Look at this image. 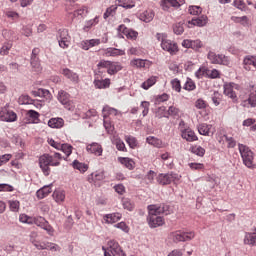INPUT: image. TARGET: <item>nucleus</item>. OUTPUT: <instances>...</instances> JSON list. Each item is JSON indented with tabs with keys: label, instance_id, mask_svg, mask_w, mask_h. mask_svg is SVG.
I'll use <instances>...</instances> for the list:
<instances>
[{
	"label": "nucleus",
	"instance_id": "obj_1",
	"mask_svg": "<svg viewBox=\"0 0 256 256\" xmlns=\"http://www.w3.org/2000/svg\"><path fill=\"white\" fill-rule=\"evenodd\" d=\"M148 225L151 229H157V227H162L165 225V219L158 215H169V206L162 204L160 206L157 205H149L148 206Z\"/></svg>",
	"mask_w": 256,
	"mask_h": 256
},
{
	"label": "nucleus",
	"instance_id": "obj_2",
	"mask_svg": "<svg viewBox=\"0 0 256 256\" xmlns=\"http://www.w3.org/2000/svg\"><path fill=\"white\" fill-rule=\"evenodd\" d=\"M60 153H54V155L44 154L39 158V167L42 170V173L47 177L51 173L50 167H59L61 165Z\"/></svg>",
	"mask_w": 256,
	"mask_h": 256
},
{
	"label": "nucleus",
	"instance_id": "obj_3",
	"mask_svg": "<svg viewBox=\"0 0 256 256\" xmlns=\"http://www.w3.org/2000/svg\"><path fill=\"white\" fill-rule=\"evenodd\" d=\"M238 148L245 167L248 169H255V153H253L249 147L243 144H239Z\"/></svg>",
	"mask_w": 256,
	"mask_h": 256
},
{
	"label": "nucleus",
	"instance_id": "obj_4",
	"mask_svg": "<svg viewBox=\"0 0 256 256\" xmlns=\"http://www.w3.org/2000/svg\"><path fill=\"white\" fill-rule=\"evenodd\" d=\"M156 38L158 39V41H161V47L163 51H167L168 53H170V55H175L177 51H179L177 43L167 39V35L157 33Z\"/></svg>",
	"mask_w": 256,
	"mask_h": 256
},
{
	"label": "nucleus",
	"instance_id": "obj_5",
	"mask_svg": "<svg viewBox=\"0 0 256 256\" xmlns=\"http://www.w3.org/2000/svg\"><path fill=\"white\" fill-rule=\"evenodd\" d=\"M99 71L101 69H107L108 75H116V73H119L121 69H123V66L119 62H111V61H105L102 60L97 65Z\"/></svg>",
	"mask_w": 256,
	"mask_h": 256
},
{
	"label": "nucleus",
	"instance_id": "obj_6",
	"mask_svg": "<svg viewBox=\"0 0 256 256\" xmlns=\"http://www.w3.org/2000/svg\"><path fill=\"white\" fill-rule=\"evenodd\" d=\"M170 239L174 243H181L185 241H191V239H195V232H183L181 230L170 233Z\"/></svg>",
	"mask_w": 256,
	"mask_h": 256
},
{
	"label": "nucleus",
	"instance_id": "obj_7",
	"mask_svg": "<svg viewBox=\"0 0 256 256\" xmlns=\"http://www.w3.org/2000/svg\"><path fill=\"white\" fill-rule=\"evenodd\" d=\"M207 57L210 63H212L213 65H226V67H229L231 65L229 57L223 54H216L215 52L210 51Z\"/></svg>",
	"mask_w": 256,
	"mask_h": 256
},
{
	"label": "nucleus",
	"instance_id": "obj_8",
	"mask_svg": "<svg viewBox=\"0 0 256 256\" xmlns=\"http://www.w3.org/2000/svg\"><path fill=\"white\" fill-rule=\"evenodd\" d=\"M58 101L67 109L68 111L75 110V102L71 100V95L64 90L58 92Z\"/></svg>",
	"mask_w": 256,
	"mask_h": 256
},
{
	"label": "nucleus",
	"instance_id": "obj_9",
	"mask_svg": "<svg viewBox=\"0 0 256 256\" xmlns=\"http://www.w3.org/2000/svg\"><path fill=\"white\" fill-rule=\"evenodd\" d=\"M181 179V175L176 173L159 174L157 176V182L159 185H171V183H177Z\"/></svg>",
	"mask_w": 256,
	"mask_h": 256
},
{
	"label": "nucleus",
	"instance_id": "obj_10",
	"mask_svg": "<svg viewBox=\"0 0 256 256\" xmlns=\"http://www.w3.org/2000/svg\"><path fill=\"white\" fill-rule=\"evenodd\" d=\"M108 248L107 251H110L111 255L113 256H127L123 249L121 248V245H119V242L115 240H110L107 243Z\"/></svg>",
	"mask_w": 256,
	"mask_h": 256
},
{
	"label": "nucleus",
	"instance_id": "obj_11",
	"mask_svg": "<svg viewBox=\"0 0 256 256\" xmlns=\"http://www.w3.org/2000/svg\"><path fill=\"white\" fill-rule=\"evenodd\" d=\"M58 43L62 49H67V47L71 45V36H69V31L65 29L59 30Z\"/></svg>",
	"mask_w": 256,
	"mask_h": 256
},
{
	"label": "nucleus",
	"instance_id": "obj_12",
	"mask_svg": "<svg viewBox=\"0 0 256 256\" xmlns=\"http://www.w3.org/2000/svg\"><path fill=\"white\" fill-rule=\"evenodd\" d=\"M93 84L95 89H109L111 87V79L105 78L103 80L99 74H96Z\"/></svg>",
	"mask_w": 256,
	"mask_h": 256
},
{
	"label": "nucleus",
	"instance_id": "obj_13",
	"mask_svg": "<svg viewBox=\"0 0 256 256\" xmlns=\"http://www.w3.org/2000/svg\"><path fill=\"white\" fill-rule=\"evenodd\" d=\"M182 47H185V49H193V51H199L203 47V42L199 39L197 40H183Z\"/></svg>",
	"mask_w": 256,
	"mask_h": 256
},
{
	"label": "nucleus",
	"instance_id": "obj_14",
	"mask_svg": "<svg viewBox=\"0 0 256 256\" xmlns=\"http://www.w3.org/2000/svg\"><path fill=\"white\" fill-rule=\"evenodd\" d=\"M209 21L207 16L202 15L198 18H193L192 20L188 21V27L191 29L192 27H205Z\"/></svg>",
	"mask_w": 256,
	"mask_h": 256
},
{
	"label": "nucleus",
	"instance_id": "obj_15",
	"mask_svg": "<svg viewBox=\"0 0 256 256\" xmlns=\"http://www.w3.org/2000/svg\"><path fill=\"white\" fill-rule=\"evenodd\" d=\"M243 65L246 71H256V56H246Z\"/></svg>",
	"mask_w": 256,
	"mask_h": 256
},
{
	"label": "nucleus",
	"instance_id": "obj_16",
	"mask_svg": "<svg viewBox=\"0 0 256 256\" xmlns=\"http://www.w3.org/2000/svg\"><path fill=\"white\" fill-rule=\"evenodd\" d=\"M198 133L200 135H206L207 137H210V135H213L215 133V128H213L210 124H200L198 125Z\"/></svg>",
	"mask_w": 256,
	"mask_h": 256
},
{
	"label": "nucleus",
	"instance_id": "obj_17",
	"mask_svg": "<svg viewBox=\"0 0 256 256\" xmlns=\"http://www.w3.org/2000/svg\"><path fill=\"white\" fill-rule=\"evenodd\" d=\"M62 75L72 83H79V74L73 72V70H70L69 68H63Z\"/></svg>",
	"mask_w": 256,
	"mask_h": 256
},
{
	"label": "nucleus",
	"instance_id": "obj_18",
	"mask_svg": "<svg viewBox=\"0 0 256 256\" xmlns=\"http://www.w3.org/2000/svg\"><path fill=\"white\" fill-rule=\"evenodd\" d=\"M86 151L88 153H92L93 155H96V157H101L103 155V147L99 143H92L86 147Z\"/></svg>",
	"mask_w": 256,
	"mask_h": 256
},
{
	"label": "nucleus",
	"instance_id": "obj_19",
	"mask_svg": "<svg viewBox=\"0 0 256 256\" xmlns=\"http://www.w3.org/2000/svg\"><path fill=\"white\" fill-rule=\"evenodd\" d=\"M88 181L90 183H97V181H103L105 179V172L103 171H95L88 175Z\"/></svg>",
	"mask_w": 256,
	"mask_h": 256
},
{
	"label": "nucleus",
	"instance_id": "obj_20",
	"mask_svg": "<svg viewBox=\"0 0 256 256\" xmlns=\"http://www.w3.org/2000/svg\"><path fill=\"white\" fill-rule=\"evenodd\" d=\"M244 245L256 247V232H246L243 239Z\"/></svg>",
	"mask_w": 256,
	"mask_h": 256
},
{
	"label": "nucleus",
	"instance_id": "obj_21",
	"mask_svg": "<svg viewBox=\"0 0 256 256\" xmlns=\"http://www.w3.org/2000/svg\"><path fill=\"white\" fill-rule=\"evenodd\" d=\"M235 87V84H224V95H226V97H229L230 99H237V94L235 93V91L233 90Z\"/></svg>",
	"mask_w": 256,
	"mask_h": 256
},
{
	"label": "nucleus",
	"instance_id": "obj_22",
	"mask_svg": "<svg viewBox=\"0 0 256 256\" xmlns=\"http://www.w3.org/2000/svg\"><path fill=\"white\" fill-rule=\"evenodd\" d=\"M130 64L132 67H137L138 69L151 66V62L149 60H143V59H133L131 60Z\"/></svg>",
	"mask_w": 256,
	"mask_h": 256
},
{
	"label": "nucleus",
	"instance_id": "obj_23",
	"mask_svg": "<svg viewBox=\"0 0 256 256\" xmlns=\"http://www.w3.org/2000/svg\"><path fill=\"white\" fill-rule=\"evenodd\" d=\"M63 125H65V121L63 120V118H51L48 121V126L52 129H61Z\"/></svg>",
	"mask_w": 256,
	"mask_h": 256
},
{
	"label": "nucleus",
	"instance_id": "obj_24",
	"mask_svg": "<svg viewBox=\"0 0 256 256\" xmlns=\"http://www.w3.org/2000/svg\"><path fill=\"white\" fill-rule=\"evenodd\" d=\"M155 18V12L153 10H146L140 14V21H144V23H151Z\"/></svg>",
	"mask_w": 256,
	"mask_h": 256
},
{
	"label": "nucleus",
	"instance_id": "obj_25",
	"mask_svg": "<svg viewBox=\"0 0 256 256\" xmlns=\"http://www.w3.org/2000/svg\"><path fill=\"white\" fill-rule=\"evenodd\" d=\"M2 121L13 123L14 121H17V114L13 111L4 110Z\"/></svg>",
	"mask_w": 256,
	"mask_h": 256
},
{
	"label": "nucleus",
	"instance_id": "obj_26",
	"mask_svg": "<svg viewBox=\"0 0 256 256\" xmlns=\"http://www.w3.org/2000/svg\"><path fill=\"white\" fill-rule=\"evenodd\" d=\"M118 161L125 166L126 169H129L130 171L135 169V161L131 158L127 157H120L118 158Z\"/></svg>",
	"mask_w": 256,
	"mask_h": 256
},
{
	"label": "nucleus",
	"instance_id": "obj_27",
	"mask_svg": "<svg viewBox=\"0 0 256 256\" xmlns=\"http://www.w3.org/2000/svg\"><path fill=\"white\" fill-rule=\"evenodd\" d=\"M146 142L153 147H157V149H162L163 141L155 136H149L146 138Z\"/></svg>",
	"mask_w": 256,
	"mask_h": 256
},
{
	"label": "nucleus",
	"instance_id": "obj_28",
	"mask_svg": "<svg viewBox=\"0 0 256 256\" xmlns=\"http://www.w3.org/2000/svg\"><path fill=\"white\" fill-rule=\"evenodd\" d=\"M118 31H123V33L128 37V39H137V36L139 35V33H137L136 31L127 29L125 25H120L118 27Z\"/></svg>",
	"mask_w": 256,
	"mask_h": 256
},
{
	"label": "nucleus",
	"instance_id": "obj_29",
	"mask_svg": "<svg viewBox=\"0 0 256 256\" xmlns=\"http://www.w3.org/2000/svg\"><path fill=\"white\" fill-rule=\"evenodd\" d=\"M182 139H186V141L193 142L197 141V135H195V132L191 129H186L182 132Z\"/></svg>",
	"mask_w": 256,
	"mask_h": 256
},
{
	"label": "nucleus",
	"instance_id": "obj_30",
	"mask_svg": "<svg viewBox=\"0 0 256 256\" xmlns=\"http://www.w3.org/2000/svg\"><path fill=\"white\" fill-rule=\"evenodd\" d=\"M51 185H48V186H44L42 187L41 189H39L37 192H36V195L38 197V199H45V197H47L50 193H51Z\"/></svg>",
	"mask_w": 256,
	"mask_h": 256
},
{
	"label": "nucleus",
	"instance_id": "obj_31",
	"mask_svg": "<svg viewBox=\"0 0 256 256\" xmlns=\"http://www.w3.org/2000/svg\"><path fill=\"white\" fill-rule=\"evenodd\" d=\"M102 111H103L104 119H107V117H109V115H114V117H117V115H121L119 110H117L115 108H111L109 106H105Z\"/></svg>",
	"mask_w": 256,
	"mask_h": 256
},
{
	"label": "nucleus",
	"instance_id": "obj_32",
	"mask_svg": "<svg viewBox=\"0 0 256 256\" xmlns=\"http://www.w3.org/2000/svg\"><path fill=\"white\" fill-rule=\"evenodd\" d=\"M121 217V213L107 214L104 217V221H106V223H117V221H121Z\"/></svg>",
	"mask_w": 256,
	"mask_h": 256
},
{
	"label": "nucleus",
	"instance_id": "obj_33",
	"mask_svg": "<svg viewBox=\"0 0 256 256\" xmlns=\"http://www.w3.org/2000/svg\"><path fill=\"white\" fill-rule=\"evenodd\" d=\"M244 107H256V92L250 93L248 99L243 102Z\"/></svg>",
	"mask_w": 256,
	"mask_h": 256
},
{
	"label": "nucleus",
	"instance_id": "obj_34",
	"mask_svg": "<svg viewBox=\"0 0 256 256\" xmlns=\"http://www.w3.org/2000/svg\"><path fill=\"white\" fill-rule=\"evenodd\" d=\"M52 197L56 203H63V201H65V191L55 190Z\"/></svg>",
	"mask_w": 256,
	"mask_h": 256
},
{
	"label": "nucleus",
	"instance_id": "obj_35",
	"mask_svg": "<svg viewBox=\"0 0 256 256\" xmlns=\"http://www.w3.org/2000/svg\"><path fill=\"white\" fill-rule=\"evenodd\" d=\"M106 55H108V57H119L121 55H125V50L108 48L106 50Z\"/></svg>",
	"mask_w": 256,
	"mask_h": 256
},
{
	"label": "nucleus",
	"instance_id": "obj_36",
	"mask_svg": "<svg viewBox=\"0 0 256 256\" xmlns=\"http://www.w3.org/2000/svg\"><path fill=\"white\" fill-rule=\"evenodd\" d=\"M157 83V77L151 76L148 78L145 82L141 84L142 89H150V87H153Z\"/></svg>",
	"mask_w": 256,
	"mask_h": 256
},
{
	"label": "nucleus",
	"instance_id": "obj_37",
	"mask_svg": "<svg viewBox=\"0 0 256 256\" xmlns=\"http://www.w3.org/2000/svg\"><path fill=\"white\" fill-rule=\"evenodd\" d=\"M118 7H123L124 9H133V7H135V1H133V0H118Z\"/></svg>",
	"mask_w": 256,
	"mask_h": 256
},
{
	"label": "nucleus",
	"instance_id": "obj_38",
	"mask_svg": "<svg viewBox=\"0 0 256 256\" xmlns=\"http://www.w3.org/2000/svg\"><path fill=\"white\" fill-rule=\"evenodd\" d=\"M73 167L74 169H77L78 171H80V173H85L87 169H89V166L87 164L81 163L77 160L73 162Z\"/></svg>",
	"mask_w": 256,
	"mask_h": 256
},
{
	"label": "nucleus",
	"instance_id": "obj_39",
	"mask_svg": "<svg viewBox=\"0 0 256 256\" xmlns=\"http://www.w3.org/2000/svg\"><path fill=\"white\" fill-rule=\"evenodd\" d=\"M32 71L35 73H41L43 71V68L41 67V62H39V59L31 60L30 61Z\"/></svg>",
	"mask_w": 256,
	"mask_h": 256
},
{
	"label": "nucleus",
	"instance_id": "obj_40",
	"mask_svg": "<svg viewBox=\"0 0 256 256\" xmlns=\"http://www.w3.org/2000/svg\"><path fill=\"white\" fill-rule=\"evenodd\" d=\"M42 224H41V229H44V231H47L49 235H53V227L49 225V222L45 220V218H41Z\"/></svg>",
	"mask_w": 256,
	"mask_h": 256
},
{
	"label": "nucleus",
	"instance_id": "obj_41",
	"mask_svg": "<svg viewBox=\"0 0 256 256\" xmlns=\"http://www.w3.org/2000/svg\"><path fill=\"white\" fill-rule=\"evenodd\" d=\"M117 11V5H112L109 8L106 9L104 13V19H109V17H113L115 15V12Z\"/></svg>",
	"mask_w": 256,
	"mask_h": 256
},
{
	"label": "nucleus",
	"instance_id": "obj_42",
	"mask_svg": "<svg viewBox=\"0 0 256 256\" xmlns=\"http://www.w3.org/2000/svg\"><path fill=\"white\" fill-rule=\"evenodd\" d=\"M5 17L8 19H11L12 21H17L19 19V13L13 11V10H6L4 12Z\"/></svg>",
	"mask_w": 256,
	"mask_h": 256
},
{
	"label": "nucleus",
	"instance_id": "obj_43",
	"mask_svg": "<svg viewBox=\"0 0 256 256\" xmlns=\"http://www.w3.org/2000/svg\"><path fill=\"white\" fill-rule=\"evenodd\" d=\"M191 153H194V155H198V157H203V155H205V150L201 146H192Z\"/></svg>",
	"mask_w": 256,
	"mask_h": 256
},
{
	"label": "nucleus",
	"instance_id": "obj_44",
	"mask_svg": "<svg viewBox=\"0 0 256 256\" xmlns=\"http://www.w3.org/2000/svg\"><path fill=\"white\" fill-rule=\"evenodd\" d=\"M156 117L158 119H163V117H169L167 115V109L165 108V106H161L157 109L156 113H155Z\"/></svg>",
	"mask_w": 256,
	"mask_h": 256
},
{
	"label": "nucleus",
	"instance_id": "obj_45",
	"mask_svg": "<svg viewBox=\"0 0 256 256\" xmlns=\"http://www.w3.org/2000/svg\"><path fill=\"white\" fill-rule=\"evenodd\" d=\"M125 141L128 143L130 149L137 147V139L133 136H125Z\"/></svg>",
	"mask_w": 256,
	"mask_h": 256
},
{
	"label": "nucleus",
	"instance_id": "obj_46",
	"mask_svg": "<svg viewBox=\"0 0 256 256\" xmlns=\"http://www.w3.org/2000/svg\"><path fill=\"white\" fill-rule=\"evenodd\" d=\"M60 149L63 151V153H65L67 157L73 153V146L69 144H61Z\"/></svg>",
	"mask_w": 256,
	"mask_h": 256
},
{
	"label": "nucleus",
	"instance_id": "obj_47",
	"mask_svg": "<svg viewBox=\"0 0 256 256\" xmlns=\"http://www.w3.org/2000/svg\"><path fill=\"white\" fill-rule=\"evenodd\" d=\"M173 31H174L175 35H183L185 28L183 27L182 23H176L173 26Z\"/></svg>",
	"mask_w": 256,
	"mask_h": 256
},
{
	"label": "nucleus",
	"instance_id": "obj_48",
	"mask_svg": "<svg viewBox=\"0 0 256 256\" xmlns=\"http://www.w3.org/2000/svg\"><path fill=\"white\" fill-rule=\"evenodd\" d=\"M188 11L190 15H201V13H203V8L200 6H190Z\"/></svg>",
	"mask_w": 256,
	"mask_h": 256
},
{
	"label": "nucleus",
	"instance_id": "obj_49",
	"mask_svg": "<svg viewBox=\"0 0 256 256\" xmlns=\"http://www.w3.org/2000/svg\"><path fill=\"white\" fill-rule=\"evenodd\" d=\"M171 86L174 91H176L177 93H181V81H179V79H173L171 81Z\"/></svg>",
	"mask_w": 256,
	"mask_h": 256
},
{
	"label": "nucleus",
	"instance_id": "obj_50",
	"mask_svg": "<svg viewBox=\"0 0 256 256\" xmlns=\"http://www.w3.org/2000/svg\"><path fill=\"white\" fill-rule=\"evenodd\" d=\"M180 110L175 106H170L167 110V115L171 117H179Z\"/></svg>",
	"mask_w": 256,
	"mask_h": 256
},
{
	"label": "nucleus",
	"instance_id": "obj_51",
	"mask_svg": "<svg viewBox=\"0 0 256 256\" xmlns=\"http://www.w3.org/2000/svg\"><path fill=\"white\" fill-rule=\"evenodd\" d=\"M195 82H193V80H191V79H187L186 80V82H185V84H184V89L186 90V91H194V89H195Z\"/></svg>",
	"mask_w": 256,
	"mask_h": 256
},
{
	"label": "nucleus",
	"instance_id": "obj_52",
	"mask_svg": "<svg viewBox=\"0 0 256 256\" xmlns=\"http://www.w3.org/2000/svg\"><path fill=\"white\" fill-rule=\"evenodd\" d=\"M219 70L217 69H212V70H209L207 69V76L210 78V79H219Z\"/></svg>",
	"mask_w": 256,
	"mask_h": 256
},
{
	"label": "nucleus",
	"instance_id": "obj_53",
	"mask_svg": "<svg viewBox=\"0 0 256 256\" xmlns=\"http://www.w3.org/2000/svg\"><path fill=\"white\" fill-rule=\"evenodd\" d=\"M9 207H10V211H13L14 213H17V211H19V201L10 200L9 201Z\"/></svg>",
	"mask_w": 256,
	"mask_h": 256
},
{
	"label": "nucleus",
	"instance_id": "obj_54",
	"mask_svg": "<svg viewBox=\"0 0 256 256\" xmlns=\"http://www.w3.org/2000/svg\"><path fill=\"white\" fill-rule=\"evenodd\" d=\"M98 23H99V17L96 16L94 19L86 22L84 29H91L93 26L97 25Z\"/></svg>",
	"mask_w": 256,
	"mask_h": 256
},
{
	"label": "nucleus",
	"instance_id": "obj_55",
	"mask_svg": "<svg viewBox=\"0 0 256 256\" xmlns=\"http://www.w3.org/2000/svg\"><path fill=\"white\" fill-rule=\"evenodd\" d=\"M114 227H116V229H120L124 233H129V226H127L125 222H119L115 224Z\"/></svg>",
	"mask_w": 256,
	"mask_h": 256
},
{
	"label": "nucleus",
	"instance_id": "obj_56",
	"mask_svg": "<svg viewBox=\"0 0 256 256\" xmlns=\"http://www.w3.org/2000/svg\"><path fill=\"white\" fill-rule=\"evenodd\" d=\"M188 165L192 171H201V169H205V165L202 163H189Z\"/></svg>",
	"mask_w": 256,
	"mask_h": 256
},
{
	"label": "nucleus",
	"instance_id": "obj_57",
	"mask_svg": "<svg viewBox=\"0 0 256 256\" xmlns=\"http://www.w3.org/2000/svg\"><path fill=\"white\" fill-rule=\"evenodd\" d=\"M11 47L13 46L10 43L4 44L0 50V55H9V51L11 50Z\"/></svg>",
	"mask_w": 256,
	"mask_h": 256
},
{
	"label": "nucleus",
	"instance_id": "obj_58",
	"mask_svg": "<svg viewBox=\"0 0 256 256\" xmlns=\"http://www.w3.org/2000/svg\"><path fill=\"white\" fill-rule=\"evenodd\" d=\"M149 102L148 101H143V102H141V107H142V109H144L143 111H142V115H143V117H147V115L149 114Z\"/></svg>",
	"mask_w": 256,
	"mask_h": 256
},
{
	"label": "nucleus",
	"instance_id": "obj_59",
	"mask_svg": "<svg viewBox=\"0 0 256 256\" xmlns=\"http://www.w3.org/2000/svg\"><path fill=\"white\" fill-rule=\"evenodd\" d=\"M166 3H169L170 7H175L177 9L180 5H183V3H185V0H166Z\"/></svg>",
	"mask_w": 256,
	"mask_h": 256
},
{
	"label": "nucleus",
	"instance_id": "obj_60",
	"mask_svg": "<svg viewBox=\"0 0 256 256\" xmlns=\"http://www.w3.org/2000/svg\"><path fill=\"white\" fill-rule=\"evenodd\" d=\"M197 79H203L204 75H207V68L201 67L195 73Z\"/></svg>",
	"mask_w": 256,
	"mask_h": 256
},
{
	"label": "nucleus",
	"instance_id": "obj_61",
	"mask_svg": "<svg viewBox=\"0 0 256 256\" xmlns=\"http://www.w3.org/2000/svg\"><path fill=\"white\" fill-rule=\"evenodd\" d=\"M213 104L217 107L221 104V94L219 92H215L212 96Z\"/></svg>",
	"mask_w": 256,
	"mask_h": 256
},
{
	"label": "nucleus",
	"instance_id": "obj_62",
	"mask_svg": "<svg viewBox=\"0 0 256 256\" xmlns=\"http://www.w3.org/2000/svg\"><path fill=\"white\" fill-rule=\"evenodd\" d=\"M234 7L240 9V11H245V2L243 0H234L233 2Z\"/></svg>",
	"mask_w": 256,
	"mask_h": 256
},
{
	"label": "nucleus",
	"instance_id": "obj_63",
	"mask_svg": "<svg viewBox=\"0 0 256 256\" xmlns=\"http://www.w3.org/2000/svg\"><path fill=\"white\" fill-rule=\"evenodd\" d=\"M122 205H123L124 209H127V211H133V204L131 203V200L123 199Z\"/></svg>",
	"mask_w": 256,
	"mask_h": 256
},
{
	"label": "nucleus",
	"instance_id": "obj_64",
	"mask_svg": "<svg viewBox=\"0 0 256 256\" xmlns=\"http://www.w3.org/2000/svg\"><path fill=\"white\" fill-rule=\"evenodd\" d=\"M19 103H21V105H29V103H31V97H29V95H22L19 98Z\"/></svg>",
	"mask_w": 256,
	"mask_h": 256
}]
</instances>
